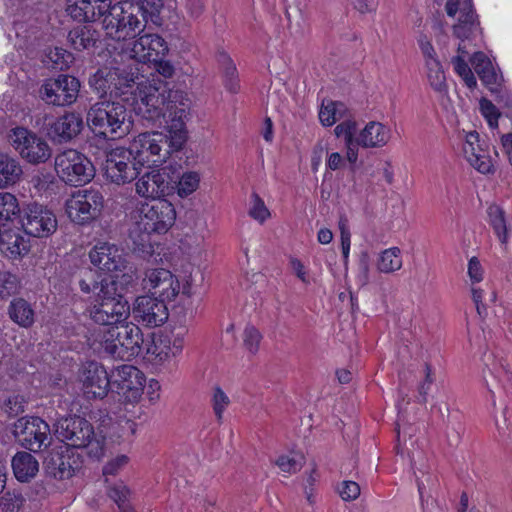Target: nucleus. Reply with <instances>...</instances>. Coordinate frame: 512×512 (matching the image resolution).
<instances>
[{"label": "nucleus", "mask_w": 512, "mask_h": 512, "mask_svg": "<svg viewBox=\"0 0 512 512\" xmlns=\"http://www.w3.org/2000/svg\"><path fill=\"white\" fill-rule=\"evenodd\" d=\"M83 448L87 449L90 457L100 459L104 455V438H96L94 435Z\"/></svg>", "instance_id": "nucleus-56"}, {"label": "nucleus", "mask_w": 512, "mask_h": 512, "mask_svg": "<svg viewBox=\"0 0 512 512\" xmlns=\"http://www.w3.org/2000/svg\"><path fill=\"white\" fill-rule=\"evenodd\" d=\"M472 66L482 82L492 91L497 85L498 75L494 71L491 61L483 52H476L471 59Z\"/></svg>", "instance_id": "nucleus-33"}, {"label": "nucleus", "mask_w": 512, "mask_h": 512, "mask_svg": "<svg viewBox=\"0 0 512 512\" xmlns=\"http://www.w3.org/2000/svg\"><path fill=\"white\" fill-rule=\"evenodd\" d=\"M54 427L56 437L72 448L84 447L94 436L92 424L80 416L60 418Z\"/></svg>", "instance_id": "nucleus-15"}, {"label": "nucleus", "mask_w": 512, "mask_h": 512, "mask_svg": "<svg viewBox=\"0 0 512 512\" xmlns=\"http://www.w3.org/2000/svg\"><path fill=\"white\" fill-rule=\"evenodd\" d=\"M331 104L333 107V111L335 112L336 122L339 120L344 121L345 119H351L350 111L344 103L338 101H331Z\"/></svg>", "instance_id": "nucleus-61"}, {"label": "nucleus", "mask_w": 512, "mask_h": 512, "mask_svg": "<svg viewBox=\"0 0 512 512\" xmlns=\"http://www.w3.org/2000/svg\"><path fill=\"white\" fill-rule=\"evenodd\" d=\"M19 287L18 278L7 271H0V298L5 299L16 293Z\"/></svg>", "instance_id": "nucleus-47"}, {"label": "nucleus", "mask_w": 512, "mask_h": 512, "mask_svg": "<svg viewBox=\"0 0 512 512\" xmlns=\"http://www.w3.org/2000/svg\"><path fill=\"white\" fill-rule=\"evenodd\" d=\"M86 120L91 131L105 139L121 138L132 127L131 116L125 105L112 99L92 104Z\"/></svg>", "instance_id": "nucleus-2"}, {"label": "nucleus", "mask_w": 512, "mask_h": 512, "mask_svg": "<svg viewBox=\"0 0 512 512\" xmlns=\"http://www.w3.org/2000/svg\"><path fill=\"white\" fill-rule=\"evenodd\" d=\"M468 274L472 282H480L482 280V267L476 257L470 259L468 264Z\"/></svg>", "instance_id": "nucleus-60"}, {"label": "nucleus", "mask_w": 512, "mask_h": 512, "mask_svg": "<svg viewBox=\"0 0 512 512\" xmlns=\"http://www.w3.org/2000/svg\"><path fill=\"white\" fill-rule=\"evenodd\" d=\"M79 379L87 398L103 399L109 392L111 382L108 373L103 365L96 361H88L82 365Z\"/></svg>", "instance_id": "nucleus-18"}, {"label": "nucleus", "mask_w": 512, "mask_h": 512, "mask_svg": "<svg viewBox=\"0 0 512 512\" xmlns=\"http://www.w3.org/2000/svg\"><path fill=\"white\" fill-rule=\"evenodd\" d=\"M136 193L144 198L158 200L173 190L170 176L165 171L153 170L141 176L136 184Z\"/></svg>", "instance_id": "nucleus-26"}, {"label": "nucleus", "mask_w": 512, "mask_h": 512, "mask_svg": "<svg viewBox=\"0 0 512 512\" xmlns=\"http://www.w3.org/2000/svg\"><path fill=\"white\" fill-rule=\"evenodd\" d=\"M480 107L482 114L488 120L489 125L491 127H497L498 117L500 114L495 105L487 99H482L480 101Z\"/></svg>", "instance_id": "nucleus-54"}, {"label": "nucleus", "mask_w": 512, "mask_h": 512, "mask_svg": "<svg viewBox=\"0 0 512 512\" xmlns=\"http://www.w3.org/2000/svg\"><path fill=\"white\" fill-rule=\"evenodd\" d=\"M488 217L491 226L502 244L507 242V227L504 218V211L497 205L489 206Z\"/></svg>", "instance_id": "nucleus-42"}, {"label": "nucleus", "mask_w": 512, "mask_h": 512, "mask_svg": "<svg viewBox=\"0 0 512 512\" xmlns=\"http://www.w3.org/2000/svg\"><path fill=\"white\" fill-rule=\"evenodd\" d=\"M463 154L469 164L482 174L493 172V164L490 156L480 142L479 134L472 131L466 134L463 143Z\"/></svg>", "instance_id": "nucleus-27"}, {"label": "nucleus", "mask_w": 512, "mask_h": 512, "mask_svg": "<svg viewBox=\"0 0 512 512\" xmlns=\"http://www.w3.org/2000/svg\"><path fill=\"white\" fill-rule=\"evenodd\" d=\"M145 383L144 374L135 366L123 364L116 369L113 384L117 386L118 393L126 401L134 403L140 400Z\"/></svg>", "instance_id": "nucleus-21"}, {"label": "nucleus", "mask_w": 512, "mask_h": 512, "mask_svg": "<svg viewBox=\"0 0 512 512\" xmlns=\"http://www.w3.org/2000/svg\"><path fill=\"white\" fill-rule=\"evenodd\" d=\"M276 465L285 473H296L304 464V456L299 453L282 455L276 460Z\"/></svg>", "instance_id": "nucleus-45"}, {"label": "nucleus", "mask_w": 512, "mask_h": 512, "mask_svg": "<svg viewBox=\"0 0 512 512\" xmlns=\"http://www.w3.org/2000/svg\"><path fill=\"white\" fill-rule=\"evenodd\" d=\"M176 211L174 206L165 199L154 200L142 204L135 216L134 228L130 236L137 237L141 244L148 241L151 233H166L175 223Z\"/></svg>", "instance_id": "nucleus-6"}, {"label": "nucleus", "mask_w": 512, "mask_h": 512, "mask_svg": "<svg viewBox=\"0 0 512 512\" xmlns=\"http://www.w3.org/2000/svg\"><path fill=\"white\" fill-rule=\"evenodd\" d=\"M131 56L139 62H152L165 58L169 47L165 39L157 33H141L132 42Z\"/></svg>", "instance_id": "nucleus-19"}, {"label": "nucleus", "mask_w": 512, "mask_h": 512, "mask_svg": "<svg viewBox=\"0 0 512 512\" xmlns=\"http://www.w3.org/2000/svg\"><path fill=\"white\" fill-rule=\"evenodd\" d=\"M146 25L144 7L128 1L112 5L102 20L106 36L117 41L135 39L145 31Z\"/></svg>", "instance_id": "nucleus-4"}, {"label": "nucleus", "mask_w": 512, "mask_h": 512, "mask_svg": "<svg viewBox=\"0 0 512 512\" xmlns=\"http://www.w3.org/2000/svg\"><path fill=\"white\" fill-rule=\"evenodd\" d=\"M8 139L11 146L30 164L45 163L52 155V149L46 140L27 128L12 129Z\"/></svg>", "instance_id": "nucleus-9"}, {"label": "nucleus", "mask_w": 512, "mask_h": 512, "mask_svg": "<svg viewBox=\"0 0 512 512\" xmlns=\"http://www.w3.org/2000/svg\"><path fill=\"white\" fill-rule=\"evenodd\" d=\"M319 119L324 126H332L334 123H336V116L335 112L333 111L331 101L327 104H322L319 111Z\"/></svg>", "instance_id": "nucleus-58"}, {"label": "nucleus", "mask_w": 512, "mask_h": 512, "mask_svg": "<svg viewBox=\"0 0 512 512\" xmlns=\"http://www.w3.org/2000/svg\"><path fill=\"white\" fill-rule=\"evenodd\" d=\"M356 130V122L352 119H345L335 127L334 132L337 137H343L347 143L356 140L354 137Z\"/></svg>", "instance_id": "nucleus-53"}, {"label": "nucleus", "mask_w": 512, "mask_h": 512, "mask_svg": "<svg viewBox=\"0 0 512 512\" xmlns=\"http://www.w3.org/2000/svg\"><path fill=\"white\" fill-rule=\"evenodd\" d=\"M186 8L191 17L198 18L204 11L203 0H186Z\"/></svg>", "instance_id": "nucleus-62"}, {"label": "nucleus", "mask_w": 512, "mask_h": 512, "mask_svg": "<svg viewBox=\"0 0 512 512\" xmlns=\"http://www.w3.org/2000/svg\"><path fill=\"white\" fill-rule=\"evenodd\" d=\"M82 129V116L76 112H66L49 124L47 136L55 144H66L76 138Z\"/></svg>", "instance_id": "nucleus-24"}, {"label": "nucleus", "mask_w": 512, "mask_h": 512, "mask_svg": "<svg viewBox=\"0 0 512 512\" xmlns=\"http://www.w3.org/2000/svg\"><path fill=\"white\" fill-rule=\"evenodd\" d=\"M339 494L345 501L355 500L360 495V486L354 481H343Z\"/></svg>", "instance_id": "nucleus-55"}, {"label": "nucleus", "mask_w": 512, "mask_h": 512, "mask_svg": "<svg viewBox=\"0 0 512 512\" xmlns=\"http://www.w3.org/2000/svg\"><path fill=\"white\" fill-rule=\"evenodd\" d=\"M1 250L10 258H19L29 251V243L17 233H5L0 235Z\"/></svg>", "instance_id": "nucleus-34"}, {"label": "nucleus", "mask_w": 512, "mask_h": 512, "mask_svg": "<svg viewBox=\"0 0 512 512\" xmlns=\"http://www.w3.org/2000/svg\"><path fill=\"white\" fill-rule=\"evenodd\" d=\"M111 0H67V12L79 21H96L107 14Z\"/></svg>", "instance_id": "nucleus-28"}, {"label": "nucleus", "mask_w": 512, "mask_h": 512, "mask_svg": "<svg viewBox=\"0 0 512 512\" xmlns=\"http://www.w3.org/2000/svg\"><path fill=\"white\" fill-rule=\"evenodd\" d=\"M249 215L261 223L270 216V212L267 209L264 201L257 193L252 194V206L249 210Z\"/></svg>", "instance_id": "nucleus-50"}, {"label": "nucleus", "mask_w": 512, "mask_h": 512, "mask_svg": "<svg viewBox=\"0 0 512 512\" xmlns=\"http://www.w3.org/2000/svg\"><path fill=\"white\" fill-rule=\"evenodd\" d=\"M454 69L459 76L467 74L471 69L462 55H457L452 59Z\"/></svg>", "instance_id": "nucleus-64"}, {"label": "nucleus", "mask_w": 512, "mask_h": 512, "mask_svg": "<svg viewBox=\"0 0 512 512\" xmlns=\"http://www.w3.org/2000/svg\"><path fill=\"white\" fill-rule=\"evenodd\" d=\"M426 67L430 86L439 93L444 92L447 88V84L440 62L437 59H430L426 61Z\"/></svg>", "instance_id": "nucleus-40"}, {"label": "nucleus", "mask_w": 512, "mask_h": 512, "mask_svg": "<svg viewBox=\"0 0 512 512\" xmlns=\"http://www.w3.org/2000/svg\"><path fill=\"white\" fill-rule=\"evenodd\" d=\"M218 63L222 70L223 82L228 91L237 93L239 91V78L236 66L225 52H220L217 56Z\"/></svg>", "instance_id": "nucleus-36"}, {"label": "nucleus", "mask_w": 512, "mask_h": 512, "mask_svg": "<svg viewBox=\"0 0 512 512\" xmlns=\"http://www.w3.org/2000/svg\"><path fill=\"white\" fill-rule=\"evenodd\" d=\"M170 97L167 122L169 135L161 132L141 133L128 147L139 167L145 164L155 166L163 164L170 154L180 150L186 141L187 103L183 102L181 93H172Z\"/></svg>", "instance_id": "nucleus-1"}, {"label": "nucleus", "mask_w": 512, "mask_h": 512, "mask_svg": "<svg viewBox=\"0 0 512 512\" xmlns=\"http://www.w3.org/2000/svg\"><path fill=\"white\" fill-rule=\"evenodd\" d=\"M151 63L154 64L156 71L163 77L170 78L173 76L174 67L169 61H166L165 58L152 61Z\"/></svg>", "instance_id": "nucleus-59"}, {"label": "nucleus", "mask_w": 512, "mask_h": 512, "mask_svg": "<svg viewBox=\"0 0 512 512\" xmlns=\"http://www.w3.org/2000/svg\"><path fill=\"white\" fill-rule=\"evenodd\" d=\"M91 263L106 272L123 271L127 261L121 249L115 244L100 242L89 252Z\"/></svg>", "instance_id": "nucleus-25"}, {"label": "nucleus", "mask_w": 512, "mask_h": 512, "mask_svg": "<svg viewBox=\"0 0 512 512\" xmlns=\"http://www.w3.org/2000/svg\"><path fill=\"white\" fill-rule=\"evenodd\" d=\"M22 174V167L16 158L0 153V189L19 182Z\"/></svg>", "instance_id": "nucleus-31"}, {"label": "nucleus", "mask_w": 512, "mask_h": 512, "mask_svg": "<svg viewBox=\"0 0 512 512\" xmlns=\"http://www.w3.org/2000/svg\"><path fill=\"white\" fill-rule=\"evenodd\" d=\"M54 168L58 177L66 184L79 186L94 177L91 161L75 149H67L55 156Z\"/></svg>", "instance_id": "nucleus-8"}, {"label": "nucleus", "mask_w": 512, "mask_h": 512, "mask_svg": "<svg viewBox=\"0 0 512 512\" xmlns=\"http://www.w3.org/2000/svg\"><path fill=\"white\" fill-rule=\"evenodd\" d=\"M94 287L99 289L92 306L88 308L89 317L102 327L116 326L130 315L128 301L117 293L116 283L113 280L102 279L95 283Z\"/></svg>", "instance_id": "nucleus-5"}, {"label": "nucleus", "mask_w": 512, "mask_h": 512, "mask_svg": "<svg viewBox=\"0 0 512 512\" xmlns=\"http://www.w3.org/2000/svg\"><path fill=\"white\" fill-rule=\"evenodd\" d=\"M111 338L122 340V345L113 348L119 360L129 361L144 352L145 339L141 329L133 323H120L112 326Z\"/></svg>", "instance_id": "nucleus-17"}, {"label": "nucleus", "mask_w": 512, "mask_h": 512, "mask_svg": "<svg viewBox=\"0 0 512 512\" xmlns=\"http://www.w3.org/2000/svg\"><path fill=\"white\" fill-rule=\"evenodd\" d=\"M127 463H128L127 456H125V455L117 456L115 459H112L103 467V474L104 475H115Z\"/></svg>", "instance_id": "nucleus-57"}, {"label": "nucleus", "mask_w": 512, "mask_h": 512, "mask_svg": "<svg viewBox=\"0 0 512 512\" xmlns=\"http://www.w3.org/2000/svg\"><path fill=\"white\" fill-rule=\"evenodd\" d=\"M81 456L73 449L51 453L45 462V471L56 480H66L75 476L82 469Z\"/></svg>", "instance_id": "nucleus-20"}, {"label": "nucleus", "mask_w": 512, "mask_h": 512, "mask_svg": "<svg viewBox=\"0 0 512 512\" xmlns=\"http://www.w3.org/2000/svg\"><path fill=\"white\" fill-rule=\"evenodd\" d=\"M14 436L25 449L37 453L52 444L50 426L39 417H21L14 423Z\"/></svg>", "instance_id": "nucleus-10"}, {"label": "nucleus", "mask_w": 512, "mask_h": 512, "mask_svg": "<svg viewBox=\"0 0 512 512\" xmlns=\"http://www.w3.org/2000/svg\"><path fill=\"white\" fill-rule=\"evenodd\" d=\"M103 202V196L98 190H79L66 201V213L71 221L83 225L100 214Z\"/></svg>", "instance_id": "nucleus-12"}, {"label": "nucleus", "mask_w": 512, "mask_h": 512, "mask_svg": "<svg viewBox=\"0 0 512 512\" xmlns=\"http://www.w3.org/2000/svg\"><path fill=\"white\" fill-rule=\"evenodd\" d=\"M133 317L147 327H158L168 319L165 301L152 296H139L133 306Z\"/></svg>", "instance_id": "nucleus-23"}, {"label": "nucleus", "mask_w": 512, "mask_h": 512, "mask_svg": "<svg viewBox=\"0 0 512 512\" xmlns=\"http://www.w3.org/2000/svg\"><path fill=\"white\" fill-rule=\"evenodd\" d=\"M139 168L129 148L116 147L106 154L105 175L113 183L131 182L138 176Z\"/></svg>", "instance_id": "nucleus-13"}, {"label": "nucleus", "mask_w": 512, "mask_h": 512, "mask_svg": "<svg viewBox=\"0 0 512 512\" xmlns=\"http://www.w3.org/2000/svg\"><path fill=\"white\" fill-rule=\"evenodd\" d=\"M49 57L51 61L59 68L60 70L67 69L70 63L73 62V56L70 52L66 51L63 48L55 47L53 50L49 52Z\"/></svg>", "instance_id": "nucleus-52"}, {"label": "nucleus", "mask_w": 512, "mask_h": 512, "mask_svg": "<svg viewBox=\"0 0 512 512\" xmlns=\"http://www.w3.org/2000/svg\"><path fill=\"white\" fill-rule=\"evenodd\" d=\"M211 405L217 422L222 423L223 414L227 407L230 405V399L219 386H215L213 388Z\"/></svg>", "instance_id": "nucleus-43"}, {"label": "nucleus", "mask_w": 512, "mask_h": 512, "mask_svg": "<svg viewBox=\"0 0 512 512\" xmlns=\"http://www.w3.org/2000/svg\"><path fill=\"white\" fill-rule=\"evenodd\" d=\"M13 473L20 482H29L39 471L37 459L29 452H17L11 461Z\"/></svg>", "instance_id": "nucleus-30"}, {"label": "nucleus", "mask_w": 512, "mask_h": 512, "mask_svg": "<svg viewBox=\"0 0 512 512\" xmlns=\"http://www.w3.org/2000/svg\"><path fill=\"white\" fill-rule=\"evenodd\" d=\"M200 182V175L197 172L184 173L178 184L177 193L180 197H187L197 190Z\"/></svg>", "instance_id": "nucleus-44"}, {"label": "nucleus", "mask_w": 512, "mask_h": 512, "mask_svg": "<svg viewBox=\"0 0 512 512\" xmlns=\"http://www.w3.org/2000/svg\"><path fill=\"white\" fill-rule=\"evenodd\" d=\"M5 407L10 416H17L19 413L24 411L22 403L18 400V397L9 398L5 402Z\"/></svg>", "instance_id": "nucleus-63"}, {"label": "nucleus", "mask_w": 512, "mask_h": 512, "mask_svg": "<svg viewBox=\"0 0 512 512\" xmlns=\"http://www.w3.org/2000/svg\"><path fill=\"white\" fill-rule=\"evenodd\" d=\"M356 139L357 143L363 148H380L388 143L390 130L380 122L370 121Z\"/></svg>", "instance_id": "nucleus-29"}, {"label": "nucleus", "mask_w": 512, "mask_h": 512, "mask_svg": "<svg viewBox=\"0 0 512 512\" xmlns=\"http://www.w3.org/2000/svg\"><path fill=\"white\" fill-rule=\"evenodd\" d=\"M112 333V326L110 327H99L92 334L91 346L94 349L102 350L108 356L118 359L113 348L122 345V340H118L115 337H110Z\"/></svg>", "instance_id": "nucleus-35"}, {"label": "nucleus", "mask_w": 512, "mask_h": 512, "mask_svg": "<svg viewBox=\"0 0 512 512\" xmlns=\"http://www.w3.org/2000/svg\"><path fill=\"white\" fill-rule=\"evenodd\" d=\"M142 285L152 294V297L163 301L174 300L180 292L177 277L170 270L161 267L147 268Z\"/></svg>", "instance_id": "nucleus-14"}, {"label": "nucleus", "mask_w": 512, "mask_h": 512, "mask_svg": "<svg viewBox=\"0 0 512 512\" xmlns=\"http://www.w3.org/2000/svg\"><path fill=\"white\" fill-rule=\"evenodd\" d=\"M21 225L27 235L44 238L52 235L57 229L55 215L40 204H29L21 216Z\"/></svg>", "instance_id": "nucleus-16"}, {"label": "nucleus", "mask_w": 512, "mask_h": 512, "mask_svg": "<svg viewBox=\"0 0 512 512\" xmlns=\"http://www.w3.org/2000/svg\"><path fill=\"white\" fill-rule=\"evenodd\" d=\"M402 267L401 250L391 247L382 251L377 261V269L381 273H393Z\"/></svg>", "instance_id": "nucleus-39"}, {"label": "nucleus", "mask_w": 512, "mask_h": 512, "mask_svg": "<svg viewBox=\"0 0 512 512\" xmlns=\"http://www.w3.org/2000/svg\"><path fill=\"white\" fill-rule=\"evenodd\" d=\"M9 316L22 327H30L34 323V311L30 304L22 299H14L9 305Z\"/></svg>", "instance_id": "nucleus-37"}, {"label": "nucleus", "mask_w": 512, "mask_h": 512, "mask_svg": "<svg viewBox=\"0 0 512 512\" xmlns=\"http://www.w3.org/2000/svg\"><path fill=\"white\" fill-rule=\"evenodd\" d=\"M80 87V81L76 77L61 74L44 80L38 94L46 104L63 107L76 102Z\"/></svg>", "instance_id": "nucleus-11"}, {"label": "nucleus", "mask_w": 512, "mask_h": 512, "mask_svg": "<svg viewBox=\"0 0 512 512\" xmlns=\"http://www.w3.org/2000/svg\"><path fill=\"white\" fill-rule=\"evenodd\" d=\"M262 335L254 326H247L243 332V343L245 348L252 354L259 349Z\"/></svg>", "instance_id": "nucleus-49"}, {"label": "nucleus", "mask_w": 512, "mask_h": 512, "mask_svg": "<svg viewBox=\"0 0 512 512\" xmlns=\"http://www.w3.org/2000/svg\"><path fill=\"white\" fill-rule=\"evenodd\" d=\"M424 380L418 386V402L426 404L431 385L434 382L432 367L429 363L424 364Z\"/></svg>", "instance_id": "nucleus-48"}, {"label": "nucleus", "mask_w": 512, "mask_h": 512, "mask_svg": "<svg viewBox=\"0 0 512 512\" xmlns=\"http://www.w3.org/2000/svg\"><path fill=\"white\" fill-rule=\"evenodd\" d=\"M24 497L16 491H7L0 498L2 512H17L23 506Z\"/></svg>", "instance_id": "nucleus-46"}, {"label": "nucleus", "mask_w": 512, "mask_h": 512, "mask_svg": "<svg viewBox=\"0 0 512 512\" xmlns=\"http://www.w3.org/2000/svg\"><path fill=\"white\" fill-rule=\"evenodd\" d=\"M137 78V73L125 65L102 67L90 78V87L99 94L101 100L119 97L123 89L131 86Z\"/></svg>", "instance_id": "nucleus-7"}, {"label": "nucleus", "mask_w": 512, "mask_h": 512, "mask_svg": "<svg viewBox=\"0 0 512 512\" xmlns=\"http://www.w3.org/2000/svg\"><path fill=\"white\" fill-rule=\"evenodd\" d=\"M107 493L110 499H112L118 507L122 504L129 503L131 496L130 490L122 482L109 487Z\"/></svg>", "instance_id": "nucleus-51"}, {"label": "nucleus", "mask_w": 512, "mask_h": 512, "mask_svg": "<svg viewBox=\"0 0 512 512\" xmlns=\"http://www.w3.org/2000/svg\"><path fill=\"white\" fill-rule=\"evenodd\" d=\"M19 212L17 198L8 192L0 193V225L18 216Z\"/></svg>", "instance_id": "nucleus-41"}, {"label": "nucleus", "mask_w": 512, "mask_h": 512, "mask_svg": "<svg viewBox=\"0 0 512 512\" xmlns=\"http://www.w3.org/2000/svg\"><path fill=\"white\" fill-rule=\"evenodd\" d=\"M445 8L450 17L459 14L457 24L453 26L454 35L457 38L469 39L477 31L479 23L471 0H447Z\"/></svg>", "instance_id": "nucleus-22"}, {"label": "nucleus", "mask_w": 512, "mask_h": 512, "mask_svg": "<svg viewBox=\"0 0 512 512\" xmlns=\"http://www.w3.org/2000/svg\"><path fill=\"white\" fill-rule=\"evenodd\" d=\"M171 352L170 341L162 338H151V340H145L144 352L145 356L157 363L165 362L169 359Z\"/></svg>", "instance_id": "nucleus-38"}, {"label": "nucleus", "mask_w": 512, "mask_h": 512, "mask_svg": "<svg viewBox=\"0 0 512 512\" xmlns=\"http://www.w3.org/2000/svg\"><path fill=\"white\" fill-rule=\"evenodd\" d=\"M181 93L183 102L187 103V116L189 115L190 100L187 95L180 90L168 89L167 84L153 79L152 81H143L138 84L135 93V111L143 119L155 123L162 118L167 123L169 121V108L172 93Z\"/></svg>", "instance_id": "nucleus-3"}, {"label": "nucleus", "mask_w": 512, "mask_h": 512, "mask_svg": "<svg viewBox=\"0 0 512 512\" xmlns=\"http://www.w3.org/2000/svg\"><path fill=\"white\" fill-rule=\"evenodd\" d=\"M67 39L74 50L83 51L95 46L98 33L90 26L79 25L69 31Z\"/></svg>", "instance_id": "nucleus-32"}]
</instances>
